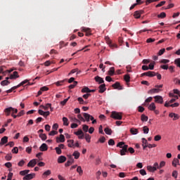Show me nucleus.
Segmentation results:
<instances>
[{
    "label": "nucleus",
    "mask_w": 180,
    "mask_h": 180,
    "mask_svg": "<svg viewBox=\"0 0 180 180\" xmlns=\"http://www.w3.org/2000/svg\"><path fill=\"white\" fill-rule=\"evenodd\" d=\"M117 147H119L120 148H122L120 150V155H126V153H127V149L129 148L128 145H125L124 142L121 141V142H119L117 144Z\"/></svg>",
    "instance_id": "f257e3e1"
},
{
    "label": "nucleus",
    "mask_w": 180,
    "mask_h": 180,
    "mask_svg": "<svg viewBox=\"0 0 180 180\" xmlns=\"http://www.w3.org/2000/svg\"><path fill=\"white\" fill-rule=\"evenodd\" d=\"M163 85H155V89H152L148 91V94L153 95V94H158L159 92H161V89L160 88H162Z\"/></svg>",
    "instance_id": "f03ea898"
},
{
    "label": "nucleus",
    "mask_w": 180,
    "mask_h": 180,
    "mask_svg": "<svg viewBox=\"0 0 180 180\" xmlns=\"http://www.w3.org/2000/svg\"><path fill=\"white\" fill-rule=\"evenodd\" d=\"M110 117H112V119H115V120H122V112H117L116 111H112L111 112Z\"/></svg>",
    "instance_id": "7ed1b4c3"
},
{
    "label": "nucleus",
    "mask_w": 180,
    "mask_h": 180,
    "mask_svg": "<svg viewBox=\"0 0 180 180\" xmlns=\"http://www.w3.org/2000/svg\"><path fill=\"white\" fill-rule=\"evenodd\" d=\"M4 112L6 115V116H9V115H11V112H12V113H18V109L13 108L12 107H9V108H6L4 110Z\"/></svg>",
    "instance_id": "20e7f679"
},
{
    "label": "nucleus",
    "mask_w": 180,
    "mask_h": 180,
    "mask_svg": "<svg viewBox=\"0 0 180 180\" xmlns=\"http://www.w3.org/2000/svg\"><path fill=\"white\" fill-rule=\"evenodd\" d=\"M68 158L69 160L65 164L66 167H70L72 164H74V158H72V155H68Z\"/></svg>",
    "instance_id": "39448f33"
},
{
    "label": "nucleus",
    "mask_w": 180,
    "mask_h": 180,
    "mask_svg": "<svg viewBox=\"0 0 180 180\" xmlns=\"http://www.w3.org/2000/svg\"><path fill=\"white\" fill-rule=\"evenodd\" d=\"M154 99L156 103H164V98H162V96H154Z\"/></svg>",
    "instance_id": "423d86ee"
},
{
    "label": "nucleus",
    "mask_w": 180,
    "mask_h": 180,
    "mask_svg": "<svg viewBox=\"0 0 180 180\" xmlns=\"http://www.w3.org/2000/svg\"><path fill=\"white\" fill-rule=\"evenodd\" d=\"M34 176H36V174L34 173H32V174H29L25 175L22 179L23 180H30V179H33L34 178Z\"/></svg>",
    "instance_id": "0eeeda50"
},
{
    "label": "nucleus",
    "mask_w": 180,
    "mask_h": 180,
    "mask_svg": "<svg viewBox=\"0 0 180 180\" xmlns=\"http://www.w3.org/2000/svg\"><path fill=\"white\" fill-rule=\"evenodd\" d=\"M112 88H114V89H123V87L120 85V83L119 82H116L114 84L112 85Z\"/></svg>",
    "instance_id": "6e6552de"
},
{
    "label": "nucleus",
    "mask_w": 180,
    "mask_h": 180,
    "mask_svg": "<svg viewBox=\"0 0 180 180\" xmlns=\"http://www.w3.org/2000/svg\"><path fill=\"white\" fill-rule=\"evenodd\" d=\"M82 32H85L86 36H91V28L82 27Z\"/></svg>",
    "instance_id": "1a4fd4ad"
},
{
    "label": "nucleus",
    "mask_w": 180,
    "mask_h": 180,
    "mask_svg": "<svg viewBox=\"0 0 180 180\" xmlns=\"http://www.w3.org/2000/svg\"><path fill=\"white\" fill-rule=\"evenodd\" d=\"M64 141H65L64 135L60 134V137H56V143H64Z\"/></svg>",
    "instance_id": "9d476101"
},
{
    "label": "nucleus",
    "mask_w": 180,
    "mask_h": 180,
    "mask_svg": "<svg viewBox=\"0 0 180 180\" xmlns=\"http://www.w3.org/2000/svg\"><path fill=\"white\" fill-rule=\"evenodd\" d=\"M169 117H174L173 120H178L179 119L180 116L179 115L175 113V112H171L169 114Z\"/></svg>",
    "instance_id": "9b49d317"
},
{
    "label": "nucleus",
    "mask_w": 180,
    "mask_h": 180,
    "mask_svg": "<svg viewBox=\"0 0 180 180\" xmlns=\"http://www.w3.org/2000/svg\"><path fill=\"white\" fill-rule=\"evenodd\" d=\"M99 94H103V92H105V91H106V84H101L99 86Z\"/></svg>",
    "instance_id": "f8f14e48"
},
{
    "label": "nucleus",
    "mask_w": 180,
    "mask_h": 180,
    "mask_svg": "<svg viewBox=\"0 0 180 180\" xmlns=\"http://www.w3.org/2000/svg\"><path fill=\"white\" fill-rule=\"evenodd\" d=\"M65 161H67V158H65V156L61 155L58 158V164H63V162H65Z\"/></svg>",
    "instance_id": "ddd939ff"
},
{
    "label": "nucleus",
    "mask_w": 180,
    "mask_h": 180,
    "mask_svg": "<svg viewBox=\"0 0 180 180\" xmlns=\"http://www.w3.org/2000/svg\"><path fill=\"white\" fill-rule=\"evenodd\" d=\"M144 11H136L134 12V16L136 19H139L141 16V13H143Z\"/></svg>",
    "instance_id": "4468645a"
},
{
    "label": "nucleus",
    "mask_w": 180,
    "mask_h": 180,
    "mask_svg": "<svg viewBox=\"0 0 180 180\" xmlns=\"http://www.w3.org/2000/svg\"><path fill=\"white\" fill-rule=\"evenodd\" d=\"M107 43L109 45V46L110 47V49H117V44H112V41H110V39H109V38L107 40Z\"/></svg>",
    "instance_id": "2eb2a0df"
},
{
    "label": "nucleus",
    "mask_w": 180,
    "mask_h": 180,
    "mask_svg": "<svg viewBox=\"0 0 180 180\" xmlns=\"http://www.w3.org/2000/svg\"><path fill=\"white\" fill-rule=\"evenodd\" d=\"M16 78H19V75L17 71H15L10 75V79H16Z\"/></svg>",
    "instance_id": "dca6fc26"
},
{
    "label": "nucleus",
    "mask_w": 180,
    "mask_h": 180,
    "mask_svg": "<svg viewBox=\"0 0 180 180\" xmlns=\"http://www.w3.org/2000/svg\"><path fill=\"white\" fill-rule=\"evenodd\" d=\"M36 164H37V162H36V159H33L28 162L27 167H32V168H33V167H34Z\"/></svg>",
    "instance_id": "f3484780"
},
{
    "label": "nucleus",
    "mask_w": 180,
    "mask_h": 180,
    "mask_svg": "<svg viewBox=\"0 0 180 180\" xmlns=\"http://www.w3.org/2000/svg\"><path fill=\"white\" fill-rule=\"evenodd\" d=\"M40 151H47L49 150V146H47V144L42 143L41 146L39 147Z\"/></svg>",
    "instance_id": "a211bd4d"
},
{
    "label": "nucleus",
    "mask_w": 180,
    "mask_h": 180,
    "mask_svg": "<svg viewBox=\"0 0 180 180\" xmlns=\"http://www.w3.org/2000/svg\"><path fill=\"white\" fill-rule=\"evenodd\" d=\"M96 82H98V84H103V82H105V80H103V78L99 77V76H96L94 78Z\"/></svg>",
    "instance_id": "6ab92c4d"
},
{
    "label": "nucleus",
    "mask_w": 180,
    "mask_h": 180,
    "mask_svg": "<svg viewBox=\"0 0 180 180\" xmlns=\"http://www.w3.org/2000/svg\"><path fill=\"white\" fill-rule=\"evenodd\" d=\"M142 146L143 150H146V148H147V146H148V142H147V139H146V138H142Z\"/></svg>",
    "instance_id": "aec40b11"
},
{
    "label": "nucleus",
    "mask_w": 180,
    "mask_h": 180,
    "mask_svg": "<svg viewBox=\"0 0 180 180\" xmlns=\"http://www.w3.org/2000/svg\"><path fill=\"white\" fill-rule=\"evenodd\" d=\"M49 175H51V170L48 169L43 173L42 178H47Z\"/></svg>",
    "instance_id": "412c9836"
},
{
    "label": "nucleus",
    "mask_w": 180,
    "mask_h": 180,
    "mask_svg": "<svg viewBox=\"0 0 180 180\" xmlns=\"http://www.w3.org/2000/svg\"><path fill=\"white\" fill-rule=\"evenodd\" d=\"M8 143V136H4L1 139L0 146H4V144H6Z\"/></svg>",
    "instance_id": "4be33fe9"
},
{
    "label": "nucleus",
    "mask_w": 180,
    "mask_h": 180,
    "mask_svg": "<svg viewBox=\"0 0 180 180\" xmlns=\"http://www.w3.org/2000/svg\"><path fill=\"white\" fill-rule=\"evenodd\" d=\"M124 79L125 82L127 83V85H128V86H129V82H130V75H129V74L125 75L124 76Z\"/></svg>",
    "instance_id": "5701e85b"
},
{
    "label": "nucleus",
    "mask_w": 180,
    "mask_h": 180,
    "mask_svg": "<svg viewBox=\"0 0 180 180\" xmlns=\"http://www.w3.org/2000/svg\"><path fill=\"white\" fill-rule=\"evenodd\" d=\"M83 116L84 117L85 122H89L90 117H91V115H89V114H88L86 112H83Z\"/></svg>",
    "instance_id": "b1692460"
},
{
    "label": "nucleus",
    "mask_w": 180,
    "mask_h": 180,
    "mask_svg": "<svg viewBox=\"0 0 180 180\" xmlns=\"http://www.w3.org/2000/svg\"><path fill=\"white\" fill-rule=\"evenodd\" d=\"M172 165L173 167H176V165H180L179 164V159L175 158L172 161Z\"/></svg>",
    "instance_id": "393cba45"
},
{
    "label": "nucleus",
    "mask_w": 180,
    "mask_h": 180,
    "mask_svg": "<svg viewBox=\"0 0 180 180\" xmlns=\"http://www.w3.org/2000/svg\"><path fill=\"white\" fill-rule=\"evenodd\" d=\"M29 172H30V170L29 169L22 170L20 172V175H21L22 176H26V175L29 174Z\"/></svg>",
    "instance_id": "a878e982"
},
{
    "label": "nucleus",
    "mask_w": 180,
    "mask_h": 180,
    "mask_svg": "<svg viewBox=\"0 0 180 180\" xmlns=\"http://www.w3.org/2000/svg\"><path fill=\"white\" fill-rule=\"evenodd\" d=\"M130 133L131 134H133V135L139 134V129L136 128H131Z\"/></svg>",
    "instance_id": "bb28decb"
},
{
    "label": "nucleus",
    "mask_w": 180,
    "mask_h": 180,
    "mask_svg": "<svg viewBox=\"0 0 180 180\" xmlns=\"http://www.w3.org/2000/svg\"><path fill=\"white\" fill-rule=\"evenodd\" d=\"M78 102H79L80 105H86V103H88L86 101H84V98H82V97H79L77 98Z\"/></svg>",
    "instance_id": "cd10ccee"
},
{
    "label": "nucleus",
    "mask_w": 180,
    "mask_h": 180,
    "mask_svg": "<svg viewBox=\"0 0 180 180\" xmlns=\"http://www.w3.org/2000/svg\"><path fill=\"white\" fill-rule=\"evenodd\" d=\"M141 122H147L148 120V117L144 114H142L141 116Z\"/></svg>",
    "instance_id": "c85d7f7f"
},
{
    "label": "nucleus",
    "mask_w": 180,
    "mask_h": 180,
    "mask_svg": "<svg viewBox=\"0 0 180 180\" xmlns=\"http://www.w3.org/2000/svg\"><path fill=\"white\" fill-rule=\"evenodd\" d=\"M108 75H110L111 77L115 75V68H110L108 70Z\"/></svg>",
    "instance_id": "c756f323"
},
{
    "label": "nucleus",
    "mask_w": 180,
    "mask_h": 180,
    "mask_svg": "<svg viewBox=\"0 0 180 180\" xmlns=\"http://www.w3.org/2000/svg\"><path fill=\"white\" fill-rule=\"evenodd\" d=\"M63 126H68V124H70V122H68V118L65 117H63Z\"/></svg>",
    "instance_id": "7c9ffc66"
},
{
    "label": "nucleus",
    "mask_w": 180,
    "mask_h": 180,
    "mask_svg": "<svg viewBox=\"0 0 180 180\" xmlns=\"http://www.w3.org/2000/svg\"><path fill=\"white\" fill-rule=\"evenodd\" d=\"M65 81H67V79H65L61 81H58L57 82H56V85L57 86H61V85H63V84H64L65 82Z\"/></svg>",
    "instance_id": "2f4dec72"
},
{
    "label": "nucleus",
    "mask_w": 180,
    "mask_h": 180,
    "mask_svg": "<svg viewBox=\"0 0 180 180\" xmlns=\"http://www.w3.org/2000/svg\"><path fill=\"white\" fill-rule=\"evenodd\" d=\"M104 131L105 134H108V136H110L112 134V129L109 127L105 128Z\"/></svg>",
    "instance_id": "473e14b6"
},
{
    "label": "nucleus",
    "mask_w": 180,
    "mask_h": 180,
    "mask_svg": "<svg viewBox=\"0 0 180 180\" xmlns=\"http://www.w3.org/2000/svg\"><path fill=\"white\" fill-rule=\"evenodd\" d=\"M9 84H11V82H9L8 80H3L1 82V85L2 86H5L6 85H9Z\"/></svg>",
    "instance_id": "72a5a7b5"
},
{
    "label": "nucleus",
    "mask_w": 180,
    "mask_h": 180,
    "mask_svg": "<svg viewBox=\"0 0 180 180\" xmlns=\"http://www.w3.org/2000/svg\"><path fill=\"white\" fill-rule=\"evenodd\" d=\"M77 172H78V174L82 176V174H84V170H82V168L81 167V166H78L77 168Z\"/></svg>",
    "instance_id": "f704fd0d"
},
{
    "label": "nucleus",
    "mask_w": 180,
    "mask_h": 180,
    "mask_svg": "<svg viewBox=\"0 0 180 180\" xmlns=\"http://www.w3.org/2000/svg\"><path fill=\"white\" fill-rule=\"evenodd\" d=\"M72 155L75 157V160H78L79 158L80 153L78 151H75Z\"/></svg>",
    "instance_id": "c9c22d12"
},
{
    "label": "nucleus",
    "mask_w": 180,
    "mask_h": 180,
    "mask_svg": "<svg viewBox=\"0 0 180 180\" xmlns=\"http://www.w3.org/2000/svg\"><path fill=\"white\" fill-rule=\"evenodd\" d=\"M89 88H88V86H84L82 89V94H89Z\"/></svg>",
    "instance_id": "e433bc0d"
},
{
    "label": "nucleus",
    "mask_w": 180,
    "mask_h": 180,
    "mask_svg": "<svg viewBox=\"0 0 180 180\" xmlns=\"http://www.w3.org/2000/svg\"><path fill=\"white\" fill-rule=\"evenodd\" d=\"M25 84H27V85H32L30 84V82H29V80L28 79H25L24 81H22L21 83H20L18 85H20V86H22L23 85H25Z\"/></svg>",
    "instance_id": "4c0bfd02"
},
{
    "label": "nucleus",
    "mask_w": 180,
    "mask_h": 180,
    "mask_svg": "<svg viewBox=\"0 0 180 180\" xmlns=\"http://www.w3.org/2000/svg\"><path fill=\"white\" fill-rule=\"evenodd\" d=\"M39 138L43 140V141H45V140H47V135L46 134H40Z\"/></svg>",
    "instance_id": "58836bf2"
},
{
    "label": "nucleus",
    "mask_w": 180,
    "mask_h": 180,
    "mask_svg": "<svg viewBox=\"0 0 180 180\" xmlns=\"http://www.w3.org/2000/svg\"><path fill=\"white\" fill-rule=\"evenodd\" d=\"M155 103H152L150 105H149V107H148V110H155Z\"/></svg>",
    "instance_id": "ea45409f"
},
{
    "label": "nucleus",
    "mask_w": 180,
    "mask_h": 180,
    "mask_svg": "<svg viewBox=\"0 0 180 180\" xmlns=\"http://www.w3.org/2000/svg\"><path fill=\"white\" fill-rule=\"evenodd\" d=\"M68 147H70V148H72V147H74V140H68Z\"/></svg>",
    "instance_id": "a19ab883"
},
{
    "label": "nucleus",
    "mask_w": 180,
    "mask_h": 180,
    "mask_svg": "<svg viewBox=\"0 0 180 180\" xmlns=\"http://www.w3.org/2000/svg\"><path fill=\"white\" fill-rule=\"evenodd\" d=\"M147 169H148V171H149V172H155V167H153V166H148Z\"/></svg>",
    "instance_id": "79ce46f5"
},
{
    "label": "nucleus",
    "mask_w": 180,
    "mask_h": 180,
    "mask_svg": "<svg viewBox=\"0 0 180 180\" xmlns=\"http://www.w3.org/2000/svg\"><path fill=\"white\" fill-rule=\"evenodd\" d=\"M167 17V14L164 12H162L160 14L158 15V18L160 19H164V18Z\"/></svg>",
    "instance_id": "37998d69"
},
{
    "label": "nucleus",
    "mask_w": 180,
    "mask_h": 180,
    "mask_svg": "<svg viewBox=\"0 0 180 180\" xmlns=\"http://www.w3.org/2000/svg\"><path fill=\"white\" fill-rule=\"evenodd\" d=\"M78 84V82H77V81H75L74 82H73V84H70V86H69V89H74V88H75V86H77V84Z\"/></svg>",
    "instance_id": "c03bdc74"
},
{
    "label": "nucleus",
    "mask_w": 180,
    "mask_h": 180,
    "mask_svg": "<svg viewBox=\"0 0 180 180\" xmlns=\"http://www.w3.org/2000/svg\"><path fill=\"white\" fill-rule=\"evenodd\" d=\"M143 131L144 134H148V131H150V129H148L147 126H145L143 127Z\"/></svg>",
    "instance_id": "a18cd8bd"
},
{
    "label": "nucleus",
    "mask_w": 180,
    "mask_h": 180,
    "mask_svg": "<svg viewBox=\"0 0 180 180\" xmlns=\"http://www.w3.org/2000/svg\"><path fill=\"white\" fill-rule=\"evenodd\" d=\"M172 176H173V178H174L175 179H176V178H178V171L174 170V171L172 172Z\"/></svg>",
    "instance_id": "49530a36"
},
{
    "label": "nucleus",
    "mask_w": 180,
    "mask_h": 180,
    "mask_svg": "<svg viewBox=\"0 0 180 180\" xmlns=\"http://www.w3.org/2000/svg\"><path fill=\"white\" fill-rule=\"evenodd\" d=\"M85 139H86V141H87V143L91 142V135L90 134H85Z\"/></svg>",
    "instance_id": "de8ad7c7"
},
{
    "label": "nucleus",
    "mask_w": 180,
    "mask_h": 180,
    "mask_svg": "<svg viewBox=\"0 0 180 180\" xmlns=\"http://www.w3.org/2000/svg\"><path fill=\"white\" fill-rule=\"evenodd\" d=\"M5 159L6 160V161H11V160H12V154H7L5 157Z\"/></svg>",
    "instance_id": "09e8293b"
},
{
    "label": "nucleus",
    "mask_w": 180,
    "mask_h": 180,
    "mask_svg": "<svg viewBox=\"0 0 180 180\" xmlns=\"http://www.w3.org/2000/svg\"><path fill=\"white\" fill-rule=\"evenodd\" d=\"M49 108L51 109V103H46L45 106H43V109H44V110H49Z\"/></svg>",
    "instance_id": "8fccbe9b"
},
{
    "label": "nucleus",
    "mask_w": 180,
    "mask_h": 180,
    "mask_svg": "<svg viewBox=\"0 0 180 180\" xmlns=\"http://www.w3.org/2000/svg\"><path fill=\"white\" fill-rule=\"evenodd\" d=\"M157 74H155V72H151L148 71V77H155Z\"/></svg>",
    "instance_id": "3c124183"
},
{
    "label": "nucleus",
    "mask_w": 180,
    "mask_h": 180,
    "mask_svg": "<svg viewBox=\"0 0 180 180\" xmlns=\"http://www.w3.org/2000/svg\"><path fill=\"white\" fill-rule=\"evenodd\" d=\"M77 118L79 119V122H85V118L83 117L81 114L77 115Z\"/></svg>",
    "instance_id": "603ef678"
},
{
    "label": "nucleus",
    "mask_w": 180,
    "mask_h": 180,
    "mask_svg": "<svg viewBox=\"0 0 180 180\" xmlns=\"http://www.w3.org/2000/svg\"><path fill=\"white\" fill-rule=\"evenodd\" d=\"M11 151L13 154H18V153H19V149L18 148V147H14Z\"/></svg>",
    "instance_id": "864d4df0"
},
{
    "label": "nucleus",
    "mask_w": 180,
    "mask_h": 180,
    "mask_svg": "<svg viewBox=\"0 0 180 180\" xmlns=\"http://www.w3.org/2000/svg\"><path fill=\"white\" fill-rule=\"evenodd\" d=\"M164 53H165V49H162L158 51V56H162Z\"/></svg>",
    "instance_id": "5fc2aeb1"
},
{
    "label": "nucleus",
    "mask_w": 180,
    "mask_h": 180,
    "mask_svg": "<svg viewBox=\"0 0 180 180\" xmlns=\"http://www.w3.org/2000/svg\"><path fill=\"white\" fill-rule=\"evenodd\" d=\"M166 1H162L160 3H159L158 5H156V8H160L161 6H163V5H165Z\"/></svg>",
    "instance_id": "6e6d98bb"
},
{
    "label": "nucleus",
    "mask_w": 180,
    "mask_h": 180,
    "mask_svg": "<svg viewBox=\"0 0 180 180\" xmlns=\"http://www.w3.org/2000/svg\"><path fill=\"white\" fill-rule=\"evenodd\" d=\"M26 162H25V160H21L18 163V167H23V165H25Z\"/></svg>",
    "instance_id": "4d7b16f0"
},
{
    "label": "nucleus",
    "mask_w": 180,
    "mask_h": 180,
    "mask_svg": "<svg viewBox=\"0 0 180 180\" xmlns=\"http://www.w3.org/2000/svg\"><path fill=\"white\" fill-rule=\"evenodd\" d=\"M139 173L141 174V175H142L143 176H144V175H147V172H146V170L144 169H142L139 171Z\"/></svg>",
    "instance_id": "13d9d810"
},
{
    "label": "nucleus",
    "mask_w": 180,
    "mask_h": 180,
    "mask_svg": "<svg viewBox=\"0 0 180 180\" xmlns=\"http://www.w3.org/2000/svg\"><path fill=\"white\" fill-rule=\"evenodd\" d=\"M161 139H162L161 135H156L154 137L155 141H160V140H161Z\"/></svg>",
    "instance_id": "bf43d9fd"
},
{
    "label": "nucleus",
    "mask_w": 180,
    "mask_h": 180,
    "mask_svg": "<svg viewBox=\"0 0 180 180\" xmlns=\"http://www.w3.org/2000/svg\"><path fill=\"white\" fill-rule=\"evenodd\" d=\"M83 130L86 133L89 130V127L86 124L83 125Z\"/></svg>",
    "instance_id": "052dcab7"
},
{
    "label": "nucleus",
    "mask_w": 180,
    "mask_h": 180,
    "mask_svg": "<svg viewBox=\"0 0 180 180\" xmlns=\"http://www.w3.org/2000/svg\"><path fill=\"white\" fill-rule=\"evenodd\" d=\"M134 148H133L132 147H130L127 149V153H130V154H134Z\"/></svg>",
    "instance_id": "680f3d73"
},
{
    "label": "nucleus",
    "mask_w": 180,
    "mask_h": 180,
    "mask_svg": "<svg viewBox=\"0 0 180 180\" xmlns=\"http://www.w3.org/2000/svg\"><path fill=\"white\" fill-rule=\"evenodd\" d=\"M83 131L82 129H79L77 131L75 132V134L76 136H81V134H83Z\"/></svg>",
    "instance_id": "e2e57ef3"
},
{
    "label": "nucleus",
    "mask_w": 180,
    "mask_h": 180,
    "mask_svg": "<svg viewBox=\"0 0 180 180\" xmlns=\"http://www.w3.org/2000/svg\"><path fill=\"white\" fill-rule=\"evenodd\" d=\"M174 64L177 65V67L180 68V58H177L174 60Z\"/></svg>",
    "instance_id": "0e129e2a"
},
{
    "label": "nucleus",
    "mask_w": 180,
    "mask_h": 180,
    "mask_svg": "<svg viewBox=\"0 0 180 180\" xmlns=\"http://www.w3.org/2000/svg\"><path fill=\"white\" fill-rule=\"evenodd\" d=\"M108 145H109V146H115V140H113V139H109V141H108Z\"/></svg>",
    "instance_id": "69168bd1"
},
{
    "label": "nucleus",
    "mask_w": 180,
    "mask_h": 180,
    "mask_svg": "<svg viewBox=\"0 0 180 180\" xmlns=\"http://www.w3.org/2000/svg\"><path fill=\"white\" fill-rule=\"evenodd\" d=\"M55 150H56V153H57L58 155H60L61 154V153H63V152L61 151V150L60 149V148H58V147H56V148H55Z\"/></svg>",
    "instance_id": "338daca9"
},
{
    "label": "nucleus",
    "mask_w": 180,
    "mask_h": 180,
    "mask_svg": "<svg viewBox=\"0 0 180 180\" xmlns=\"http://www.w3.org/2000/svg\"><path fill=\"white\" fill-rule=\"evenodd\" d=\"M154 64H155L154 62L152 63H150L148 67V70H154Z\"/></svg>",
    "instance_id": "774afa93"
}]
</instances>
